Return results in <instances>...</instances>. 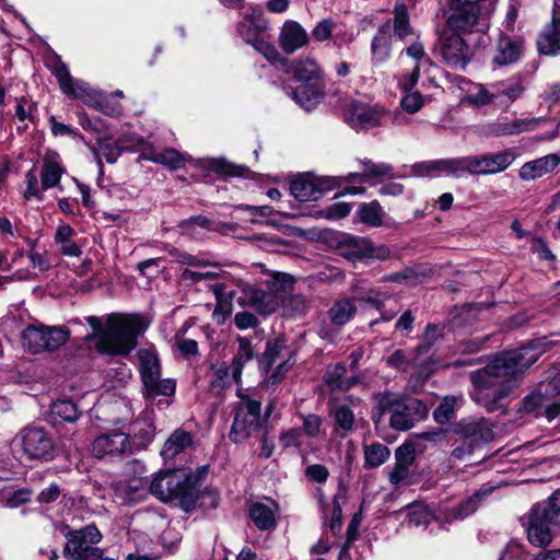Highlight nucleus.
Here are the masks:
<instances>
[{"label": "nucleus", "mask_w": 560, "mask_h": 560, "mask_svg": "<svg viewBox=\"0 0 560 560\" xmlns=\"http://www.w3.org/2000/svg\"><path fill=\"white\" fill-rule=\"evenodd\" d=\"M459 432L467 443L477 448L491 442L494 438L492 423L486 418L465 419L459 424Z\"/></svg>", "instance_id": "412c9836"}, {"label": "nucleus", "mask_w": 560, "mask_h": 560, "mask_svg": "<svg viewBox=\"0 0 560 560\" xmlns=\"http://www.w3.org/2000/svg\"><path fill=\"white\" fill-rule=\"evenodd\" d=\"M63 94L68 97L80 100L88 106H97L102 102V92L89 83L73 78L70 72H54Z\"/></svg>", "instance_id": "ddd939ff"}, {"label": "nucleus", "mask_w": 560, "mask_h": 560, "mask_svg": "<svg viewBox=\"0 0 560 560\" xmlns=\"http://www.w3.org/2000/svg\"><path fill=\"white\" fill-rule=\"evenodd\" d=\"M540 354L541 351L533 343L500 353L483 369L470 374L471 399L488 412L505 411L515 378L533 365Z\"/></svg>", "instance_id": "f257e3e1"}, {"label": "nucleus", "mask_w": 560, "mask_h": 560, "mask_svg": "<svg viewBox=\"0 0 560 560\" xmlns=\"http://www.w3.org/2000/svg\"><path fill=\"white\" fill-rule=\"evenodd\" d=\"M296 362L295 351H288V358L282 360L275 370L267 376L268 385L276 386L284 378L285 374L294 366Z\"/></svg>", "instance_id": "bf43d9fd"}, {"label": "nucleus", "mask_w": 560, "mask_h": 560, "mask_svg": "<svg viewBox=\"0 0 560 560\" xmlns=\"http://www.w3.org/2000/svg\"><path fill=\"white\" fill-rule=\"evenodd\" d=\"M78 121L80 126L86 130L97 135V139L101 140V133L106 129V121L100 117H90L84 112H78Z\"/></svg>", "instance_id": "69168bd1"}, {"label": "nucleus", "mask_w": 560, "mask_h": 560, "mask_svg": "<svg viewBox=\"0 0 560 560\" xmlns=\"http://www.w3.org/2000/svg\"><path fill=\"white\" fill-rule=\"evenodd\" d=\"M65 170L56 162H47L40 170L42 190L55 187L60 188V180Z\"/></svg>", "instance_id": "603ef678"}, {"label": "nucleus", "mask_w": 560, "mask_h": 560, "mask_svg": "<svg viewBox=\"0 0 560 560\" xmlns=\"http://www.w3.org/2000/svg\"><path fill=\"white\" fill-rule=\"evenodd\" d=\"M50 413L55 424L61 422H75L80 413L77 405L72 400L63 399L52 402L50 406Z\"/></svg>", "instance_id": "de8ad7c7"}, {"label": "nucleus", "mask_w": 560, "mask_h": 560, "mask_svg": "<svg viewBox=\"0 0 560 560\" xmlns=\"http://www.w3.org/2000/svg\"><path fill=\"white\" fill-rule=\"evenodd\" d=\"M559 164V155L556 153H550L524 163L518 171V176L525 182L535 180L552 173Z\"/></svg>", "instance_id": "cd10ccee"}, {"label": "nucleus", "mask_w": 560, "mask_h": 560, "mask_svg": "<svg viewBox=\"0 0 560 560\" xmlns=\"http://www.w3.org/2000/svg\"><path fill=\"white\" fill-rule=\"evenodd\" d=\"M126 435L130 441L131 453L147 448L155 435L152 411H145L141 418L132 421Z\"/></svg>", "instance_id": "6ab92c4d"}, {"label": "nucleus", "mask_w": 560, "mask_h": 560, "mask_svg": "<svg viewBox=\"0 0 560 560\" xmlns=\"http://www.w3.org/2000/svg\"><path fill=\"white\" fill-rule=\"evenodd\" d=\"M354 301L357 300L353 298H346L337 301L329 310L331 322L339 326L348 323L357 311Z\"/></svg>", "instance_id": "8fccbe9b"}, {"label": "nucleus", "mask_w": 560, "mask_h": 560, "mask_svg": "<svg viewBox=\"0 0 560 560\" xmlns=\"http://www.w3.org/2000/svg\"><path fill=\"white\" fill-rule=\"evenodd\" d=\"M234 419L229 433L230 440L243 443L262 429L261 404L255 399H241L233 408Z\"/></svg>", "instance_id": "6e6552de"}, {"label": "nucleus", "mask_w": 560, "mask_h": 560, "mask_svg": "<svg viewBox=\"0 0 560 560\" xmlns=\"http://www.w3.org/2000/svg\"><path fill=\"white\" fill-rule=\"evenodd\" d=\"M137 148L144 150V160L164 165L172 171L183 168L187 162L191 161L187 153L179 152L173 148L159 151L150 141L138 140Z\"/></svg>", "instance_id": "a211bd4d"}, {"label": "nucleus", "mask_w": 560, "mask_h": 560, "mask_svg": "<svg viewBox=\"0 0 560 560\" xmlns=\"http://www.w3.org/2000/svg\"><path fill=\"white\" fill-rule=\"evenodd\" d=\"M494 105L508 107L517 100L524 92V86L520 82H500L492 85Z\"/></svg>", "instance_id": "ea45409f"}, {"label": "nucleus", "mask_w": 560, "mask_h": 560, "mask_svg": "<svg viewBox=\"0 0 560 560\" xmlns=\"http://www.w3.org/2000/svg\"><path fill=\"white\" fill-rule=\"evenodd\" d=\"M455 81L458 84V88L463 91H467L469 94L467 96L468 101L477 106L494 104L493 89L491 90L485 89L481 85H474L471 82L465 80L462 77H455Z\"/></svg>", "instance_id": "37998d69"}, {"label": "nucleus", "mask_w": 560, "mask_h": 560, "mask_svg": "<svg viewBox=\"0 0 560 560\" xmlns=\"http://www.w3.org/2000/svg\"><path fill=\"white\" fill-rule=\"evenodd\" d=\"M280 74V72H275ZM272 84L280 86L300 107L310 112L323 100L325 85L322 72H281Z\"/></svg>", "instance_id": "20e7f679"}, {"label": "nucleus", "mask_w": 560, "mask_h": 560, "mask_svg": "<svg viewBox=\"0 0 560 560\" xmlns=\"http://www.w3.org/2000/svg\"><path fill=\"white\" fill-rule=\"evenodd\" d=\"M555 525L560 526V489L552 492L546 502L538 503Z\"/></svg>", "instance_id": "774afa93"}, {"label": "nucleus", "mask_w": 560, "mask_h": 560, "mask_svg": "<svg viewBox=\"0 0 560 560\" xmlns=\"http://www.w3.org/2000/svg\"><path fill=\"white\" fill-rule=\"evenodd\" d=\"M288 351H292L287 346L284 338H276L269 340L266 345V349L259 359V369L262 373L268 374L272 366L278 360H284L288 358Z\"/></svg>", "instance_id": "2f4dec72"}, {"label": "nucleus", "mask_w": 560, "mask_h": 560, "mask_svg": "<svg viewBox=\"0 0 560 560\" xmlns=\"http://www.w3.org/2000/svg\"><path fill=\"white\" fill-rule=\"evenodd\" d=\"M340 186V179L335 176H316L305 173L294 178L290 184L291 195L300 202L315 201L322 196Z\"/></svg>", "instance_id": "9b49d317"}, {"label": "nucleus", "mask_w": 560, "mask_h": 560, "mask_svg": "<svg viewBox=\"0 0 560 560\" xmlns=\"http://www.w3.org/2000/svg\"><path fill=\"white\" fill-rule=\"evenodd\" d=\"M342 115L349 127L361 131L380 126L383 112L375 106L352 100L345 105Z\"/></svg>", "instance_id": "f8f14e48"}, {"label": "nucleus", "mask_w": 560, "mask_h": 560, "mask_svg": "<svg viewBox=\"0 0 560 560\" xmlns=\"http://www.w3.org/2000/svg\"><path fill=\"white\" fill-rule=\"evenodd\" d=\"M137 360L142 383L161 375V363L153 346L137 351Z\"/></svg>", "instance_id": "7c9ffc66"}, {"label": "nucleus", "mask_w": 560, "mask_h": 560, "mask_svg": "<svg viewBox=\"0 0 560 560\" xmlns=\"http://www.w3.org/2000/svg\"><path fill=\"white\" fill-rule=\"evenodd\" d=\"M247 303L258 313L269 315L276 312L283 303L278 293L268 289L264 290L256 287H248L244 290Z\"/></svg>", "instance_id": "393cba45"}, {"label": "nucleus", "mask_w": 560, "mask_h": 560, "mask_svg": "<svg viewBox=\"0 0 560 560\" xmlns=\"http://www.w3.org/2000/svg\"><path fill=\"white\" fill-rule=\"evenodd\" d=\"M460 399L462 397L454 395L445 396L433 411L434 420L440 424L450 422L455 416L456 405Z\"/></svg>", "instance_id": "6e6d98bb"}, {"label": "nucleus", "mask_w": 560, "mask_h": 560, "mask_svg": "<svg viewBox=\"0 0 560 560\" xmlns=\"http://www.w3.org/2000/svg\"><path fill=\"white\" fill-rule=\"evenodd\" d=\"M70 338V330L65 326L30 325L22 332L24 346L32 353L54 351Z\"/></svg>", "instance_id": "1a4fd4ad"}, {"label": "nucleus", "mask_w": 560, "mask_h": 560, "mask_svg": "<svg viewBox=\"0 0 560 560\" xmlns=\"http://www.w3.org/2000/svg\"><path fill=\"white\" fill-rule=\"evenodd\" d=\"M516 160L513 149H505L499 152H486L477 155L456 158L457 178L467 175H493L508 170Z\"/></svg>", "instance_id": "0eeeda50"}, {"label": "nucleus", "mask_w": 560, "mask_h": 560, "mask_svg": "<svg viewBox=\"0 0 560 560\" xmlns=\"http://www.w3.org/2000/svg\"><path fill=\"white\" fill-rule=\"evenodd\" d=\"M446 326L444 324H429L422 336L421 343L417 347L418 353L428 352L440 340L444 338Z\"/></svg>", "instance_id": "5fc2aeb1"}, {"label": "nucleus", "mask_w": 560, "mask_h": 560, "mask_svg": "<svg viewBox=\"0 0 560 560\" xmlns=\"http://www.w3.org/2000/svg\"><path fill=\"white\" fill-rule=\"evenodd\" d=\"M479 5L462 0H450V15L447 18L448 33H469L476 25L479 16Z\"/></svg>", "instance_id": "2eb2a0df"}, {"label": "nucleus", "mask_w": 560, "mask_h": 560, "mask_svg": "<svg viewBox=\"0 0 560 560\" xmlns=\"http://www.w3.org/2000/svg\"><path fill=\"white\" fill-rule=\"evenodd\" d=\"M364 284L365 281L362 279H358L352 283L351 290L353 299L366 303L378 311L383 308L384 303L394 294L393 290L385 287L366 288Z\"/></svg>", "instance_id": "bb28decb"}, {"label": "nucleus", "mask_w": 560, "mask_h": 560, "mask_svg": "<svg viewBox=\"0 0 560 560\" xmlns=\"http://www.w3.org/2000/svg\"><path fill=\"white\" fill-rule=\"evenodd\" d=\"M37 110V105L35 102L30 101L25 97H21L14 108V115L16 119L21 122L35 120V113Z\"/></svg>", "instance_id": "0e129e2a"}, {"label": "nucleus", "mask_w": 560, "mask_h": 560, "mask_svg": "<svg viewBox=\"0 0 560 560\" xmlns=\"http://www.w3.org/2000/svg\"><path fill=\"white\" fill-rule=\"evenodd\" d=\"M278 506L271 501L270 503L255 502L249 508V517L259 530H272L276 528Z\"/></svg>", "instance_id": "c85d7f7f"}, {"label": "nucleus", "mask_w": 560, "mask_h": 560, "mask_svg": "<svg viewBox=\"0 0 560 560\" xmlns=\"http://www.w3.org/2000/svg\"><path fill=\"white\" fill-rule=\"evenodd\" d=\"M150 492L162 502L178 501L185 509L196 504L197 488L192 480L178 470L158 474L150 483Z\"/></svg>", "instance_id": "39448f33"}, {"label": "nucleus", "mask_w": 560, "mask_h": 560, "mask_svg": "<svg viewBox=\"0 0 560 560\" xmlns=\"http://www.w3.org/2000/svg\"><path fill=\"white\" fill-rule=\"evenodd\" d=\"M553 522L548 513L537 503L533 506L529 514L527 526V539L530 545L537 548H544L553 540Z\"/></svg>", "instance_id": "4468645a"}, {"label": "nucleus", "mask_w": 560, "mask_h": 560, "mask_svg": "<svg viewBox=\"0 0 560 560\" xmlns=\"http://www.w3.org/2000/svg\"><path fill=\"white\" fill-rule=\"evenodd\" d=\"M394 79L397 80L399 88L405 93L400 100L401 108L409 114L419 112L424 104L423 96L418 91L411 92L418 82L419 72H408L399 77L394 75Z\"/></svg>", "instance_id": "5701e85b"}, {"label": "nucleus", "mask_w": 560, "mask_h": 560, "mask_svg": "<svg viewBox=\"0 0 560 560\" xmlns=\"http://www.w3.org/2000/svg\"><path fill=\"white\" fill-rule=\"evenodd\" d=\"M376 407L372 410L375 423L384 413L389 412V424L393 429L407 431L428 415L427 406L413 397H398L389 393L376 395Z\"/></svg>", "instance_id": "7ed1b4c3"}, {"label": "nucleus", "mask_w": 560, "mask_h": 560, "mask_svg": "<svg viewBox=\"0 0 560 560\" xmlns=\"http://www.w3.org/2000/svg\"><path fill=\"white\" fill-rule=\"evenodd\" d=\"M388 366L401 372H406L411 366L416 365L415 355L401 349L395 350L387 359Z\"/></svg>", "instance_id": "052dcab7"}, {"label": "nucleus", "mask_w": 560, "mask_h": 560, "mask_svg": "<svg viewBox=\"0 0 560 560\" xmlns=\"http://www.w3.org/2000/svg\"><path fill=\"white\" fill-rule=\"evenodd\" d=\"M92 452L97 458H113L131 453L130 441L125 432L110 430L100 434L92 443Z\"/></svg>", "instance_id": "dca6fc26"}, {"label": "nucleus", "mask_w": 560, "mask_h": 560, "mask_svg": "<svg viewBox=\"0 0 560 560\" xmlns=\"http://www.w3.org/2000/svg\"><path fill=\"white\" fill-rule=\"evenodd\" d=\"M236 341L238 348L230 366L235 371V375L242 376L244 366L254 359V348L252 341L246 337L238 336Z\"/></svg>", "instance_id": "09e8293b"}, {"label": "nucleus", "mask_w": 560, "mask_h": 560, "mask_svg": "<svg viewBox=\"0 0 560 560\" xmlns=\"http://www.w3.org/2000/svg\"><path fill=\"white\" fill-rule=\"evenodd\" d=\"M292 276L284 272H275L266 281L267 289L271 292L280 295L281 302L283 303L287 294L293 289Z\"/></svg>", "instance_id": "864d4df0"}, {"label": "nucleus", "mask_w": 560, "mask_h": 560, "mask_svg": "<svg viewBox=\"0 0 560 560\" xmlns=\"http://www.w3.org/2000/svg\"><path fill=\"white\" fill-rule=\"evenodd\" d=\"M14 452L21 451L28 460L50 462L56 457V442L49 431L39 425L21 429L11 442Z\"/></svg>", "instance_id": "423d86ee"}, {"label": "nucleus", "mask_w": 560, "mask_h": 560, "mask_svg": "<svg viewBox=\"0 0 560 560\" xmlns=\"http://www.w3.org/2000/svg\"><path fill=\"white\" fill-rule=\"evenodd\" d=\"M262 30L264 26L260 24L259 19L254 15H244L237 24V34L245 43L253 47L262 38Z\"/></svg>", "instance_id": "49530a36"}, {"label": "nucleus", "mask_w": 560, "mask_h": 560, "mask_svg": "<svg viewBox=\"0 0 560 560\" xmlns=\"http://www.w3.org/2000/svg\"><path fill=\"white\" fill-rule=\"evenodd\" d=\"M546 397L540 393H530L521 404L520 411L524 413L534 415L536 417L542 415Z\"/></svg>", "instance_id": "680f3d73"}, {"label": "nucleus", "mask_w": 560, "mask_h": 560, "mask_svg": "<svg viewBox=\"0 0 560 560\" xmlns=\"http://www.w3.org/2000/svg\"><path fill=\"white\" fill-rule=\"evenodd\" d=\"M441 55L448 67L465 68L471 54L459 34L445 32L440 38Z\"/></svg>", "instance_id": "f3484780"}, {"label": "nucleus", "mask_w": 560, "mask_h": 560, "mask_svg": "<svg viewBox=\"0 0 560 560\" xmlns=\"http://www.w3.org/2000/svg\"><path fill=\"white\" fill-rule=\"evenodd\" d=\"M86 323L92 327L93 334L88 335L91 339L96 334L95 347L102 354L127 355L135 349L137 339L148 327L139 315H110L105 327L100 317L88 316Z\"/></svg>", "instance_id": "f03ea898"}, {"label": "nucleus", "mask_w": 560, "mask_h": 560, "mask_svg": "<svg viewBox=\"0 0 560 560\" xmlns=\"http://www.w3.org/2000/svg\"><path fill=\"white\" fill-rule=\"evenodd\" d=\"M494 487L483 486L470 497L458 503L452 511V515L456 520H464L474 514L480 504L493 492Z\"/></svg>", "instance_id": "c9c22d12"}, {"label": "nucleus", "mask_w": 560, "mask_h": 560, "mask_svg": "<svg viewBox=\"0 0 560 560\" xmlns=\"http://www.w3.org/2000/svg\"><path fill=\"white\" fill-rule=\"evenodd\" d=\"M75 230L67 223L57 226L54 242L59 248V253L66 257H80L82 255L81 246L74 241Z\"/></svg>", "instance_id": "c756f323"}, {"label": "nucleus", "mask_w": 560, "mask_h": 560, "mask_svg": "<svg viewBox=\"0 0 560 560\" xmlns=\"http://www.w3.org/2000/svg\"><path fill=\"white\" fill-rule=\"evenodd\" d=\"M392 49V34L389 22L378 27L371 43L372 59L375 63L382 65L388 60Z\"/></svg>", "instance_id": "473e14b6"}, {"label": "nucleus", "mask_w": 560, "mask_h": 560, "mask_svg": "<svg viewBox=\"0 0 560 560\" xmlns=\"http://www.w3.org/2000/svg\"><path fill=\"white\" fill-rule=\"evenodd\" d=\"M254 48L270 62V66L278 67L283 65L284 59L281 57L278 49L273 45L265 40L264 37L259 42H257Z\"/></svg>", "instance_id": "338daca9"}, {"label": "nucleus", "mask_w": 560, "mask_h": 560, "mask_svg": "<svg viewBox=\"0 0 560 560\" xmlns=\"http://www.w3.org/2000/svg\"><path fill=\"white\" fill-rule=\"evenodd\" d=\"M537 47L542 55H557L560 52V25L551 20L537 40Z\"/></svg>", "instance_id": "79ce46f5"}, {"label": "nucleus", "mask_w": 560, "mask_h": 560, "mask_svg": "<svg viewBox=\"0 0 560 560\" xmlns=\"http://www.w3.org/2000/svg\"><path fill=\"white\" fill-rule=\"evenodd\" d=\"M411 173L419 177L447 176L457 178L456 158L439 159L415 163Z\"/></svg>", "instance_id": "4be33fe9"}, {"label": "nucleus", "mask_w": 560, "mask_h": 560, "mask_svg": "<svg viewBox=\"0 0 560 560\" xmlns=\"http://www.w3.org/2000/svg\"><path fill=\"white\" fill-rule=\"evenodd\" d=\"M332 417L337 425V430H341L339 435L346 438L352 431L354 425V413L348 406H338L332 411Z\"/></svg>", "instance_id": "4d7b16f0"}, {"label": "nucleus", "mask_w": 560, "mask_h": 560, "mask_svg": "<svg viewBox=\"0 0 560 560\" xmlns=\"http://www.w3.org/2000/svg\"><path fill=\"white\" fill-rule=\"evenodd\" d=\"M364 468L374 469L385 464L389 456L390 450L383 443L373 441L363 442Z\"/></svg>", "instance_id": "58836bf2"}, {"label": "nucleus", "mask_w": 560, "mask_h": 560, "mask_svg": "<svg viewBox=\"0 0 560 560\" xmlns=\"http://www.w3.org/2000/svg\"><path fill=\"white\" fill-rule=\"evenodd\" d=\"M383 208L377 200L362 203L359 208L358 215L360 220L370 226L378 228L383 223Z\"/></svg>", "instance_id": "3c124183"}, {"label": "nucleus", "mask_w": 560, "mask_h": 560, "mask_svg": "<svg viewBox=\"0 0 560 560\" xmlns=\"http://www.w3.org/2000/svg\"><path fill=\"white\" fill-rule=\"evenodd\" d=\"M432 512L423 505H412L408 512V523L416 527H428L433 521Z\"/></svg>", "instance_id": "e2e57ef3"}, {"label": "nucleus", "mask_w": 560, "mask_h": 560, "mask_svg": "<svg viewBox=\"0 0 560 560\" xmlns=\"http://www.w3.org/2000/svg\"><path fill=\"white\" fill-rule=\"evenodd\" d=\"M393 19L388 20L389 28L396 39L405 42L409 38H418L419 32L412 26L409 10L404 2H396L393 8Z\"/></svg>", "instance_id": "a878e982"}, {"label": "nucleus", "mask_w": 560, "mask_h": 560, "mask_svg": "<svg viewBox=\"0 0 560 560\" xmlns=\"http://www.w3.org/2000/svg\"><path fill=\"white\" fill-rule=\"evenodd\" d=\"M241 377V375H235V371L223 362L211 376L209 384L210 390L217 396L222 395L226 388L233 385V383H238Z\"/></svg>", "instance_id": "4c0bfd02"}, {"label": "nucleus", "mask_w": 560, "mask_h": 560, "mask_svg": "<svg viewBox=\"0 0 560 560\" xmlns=\"http://www.w3.org/2000/svg\"><path fill=\"white\" fill-rule=\"evenodd\" d=\"M66 539L65 552L72 560H96L100 559V553L103 552L97 547L102 539V534L93 524L77 530H69L66 534Z\"/></svg>", "instance_id": "9d476101"}, {"label": "nucleus", "mask_w": 560, "mask_h": 560, "mask_svg": "<svg viewBox=\"0 0 560 560\" xmlns=\"http://www.w3.org/2000/svg\"><path fill=\"white\" fill-rule=\"evenodd\" d=\"M522 48L523 44L521 40H513L508 36H501L493 57L494 63L500 67L513 65L522 56Z\"/></svg>", "instance_id": "72a5a7b5"}, {"label": "nucleus", "mask_w": 560, "mask_h": 560, "mask_svg": "<svg viewBox=\"0 0 560 560\" xmlns=\"http://www.w3.org/2000/svg\"><path fill=\"white\" fill-rule=\"evenodd\" d=\"M360 164L363 167V177L366 183H371L373 179L383 180L408 176L407 174L395 173L394 167L388 163H375L372 160L364 159L360 161Z\"/></svg>", "instance_id": "e433bc0d"}, {"label": "nucleus", "mask_w": 560, "mask_h": 560, "mask_svg": "<svg viewBox=\"0 0 560 560\" xmlns=\"http://www.w3.org/2000/svg\"><path fill=\"white\" fill-rule=\"evenodd\" d=\"M191 444V436L184 430H175L166 440L161 451L164 460H171L179 453L184 452Z\"/></svg>", "instance_id": "c03bdc74"}, {"label": "nucleus", "mask_w": 560, "mask_h": 560, "mask_svg": "<svg viewBox=\"0 0 560 560\" xmlns=\"http://www.w3.org/2000/svg\"><path fill=\"white\" fill-rule=\"evenodd\" d=\"M353 243L354 249L352 256L357 259L364 260L375 258L384 260L389 257L390 250L384 245L375 246L365 238H355Z\"/></svg>", "instance_id": "a18cd8bd"}, {"label": "nucleus", "mask_w": 560, "mask_h": 560, "mask_svg": "<svg viewBox=\"0 0 560 560\" xmlns=\"http://www.w3.org/2000/svg\"><path fill=\"white\" fill-rule=\"evenodd\" d=\"M347 368L342 363H337L327 368L324 374V381L332 390H347L357 383L354 376L347 377Z\"/></svg>", "instance_id": "a19ab883"}, {"label": "nucleus", "mask_w": 560, "mask_h": 560, "mask_svg": "<svg viewBox=\"0 0 560 560\" xmlns=\"http://www.w3.org/2000/svg\"><path fill=\"white\" fill-rule=\"evenodd\" d=\"M482 133L486 137H501L516 135L514 120L510 121L508 118L498 119L497 121L488 122L482 126Z\"/></svg>", "instance_id": "13d9d810"}, {"label": "nucleus", "mask_w": 560, "mask_h": 560, "mask_svg": "<svg viewBox=\"0 0 560 560\" xmlns=\"http://www.w3.org/2000/svg\"><path fill=\"white\" fill-rule=\"evenodd\" d=\"M494 487L483 486L470 497L458 503L452 511V515L456 520H464L474 514L480 504L493 492Z\"/></svg>", "instance_id": "f704fd0d"}, {"label": "nucleus", "mask_w": 560, "mask_h": 560, "mask_svg": "<svg viewBox=\"0 0 560 560\" xmlns=\"http://www.w3.org/2000/svg\"><path fill=\"white\" fill-rule=\"evenodd\" d=\"M142 384L143 395L148 402L153 404L156 400V406L160 410L171 405V398L176 390V381L174 378H161V375H159Z\"/></svg>", "instance_id": "aec40b11"}, {"label": "nucleus", "mask_w": 560, "mask_h": 560, "mask_svg": "<svg viewBox=\"0 0 560 560\" xmlns=\"http://www.w3.org/2000/svg\"><path fill=\"white\" fill-rule=\"evenodd\" d=\"M310 42L306 30L296 21H287L279 34V45L287 54H293Z\"/></svg>", "instance_id": "b1692460"}]
</instances>
